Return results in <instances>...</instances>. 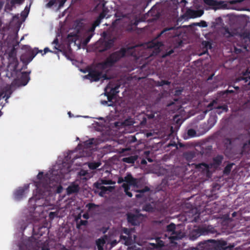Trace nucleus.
<instances>
[{
  "label": "nucleus",
  "mask_w": 250,
  "mask_h": 250,
  "mask_svg": "<svg viewBox=\"0 0 250 250\" xmlns=\"http://www.w3.org/2000/svg\"><path fill=\"white\" fill-rule=\"evenodd\" d=\"M138 157L137 155L130 156L129 157L123 158L122 161L123 162L128 164H134L138 159Z\"/></svg>",
  "instance_id": "nucleus-19"
},
{
  "label": "nucleus",
  "mask_w": 250,
  "mask_h": 250,
  "mask_svg": "<svg viewBox=\"0 0 250 250\" xmlns=\"http://www.w3.org/2000/svg\"><path fill=\"white\" fill-rule=\"evenodd\" d=\"M234 165L233 163L228 164L224 168L223 173L225 175H229L232 169V166Z\"/></svg>",
  "instance_id": "nucleus-25"
},
{
  "label": "nucleus",
  "mask_w": 250,
  "mask_h": 250,
  "mask_svg": "<svg viewBox=\"0 0 250 250\" xmlns=\"http://www.w3.org/2000/svg\"><path fill=\"white\" fill-rule=\"evenodd\" d=\"M187 134L189 137H194L196 136V131L193 129H189L188 130Z\"/></svg>",
  "instance_id": "nucleus-34"
},
{
  "label": "nucleus",
  "mask_w": 250,
  "mask_h": 250,
  "mask_svg": "<svg viewBox=\"0 0 250 250\" xmlns=\"http://www.w3.org/2000/svg\"><path fill=\"white\" fill-rule=\"evenodd\" d=\"M197 25L203 27H206L208 26L207 22L203 21L198 23Z\"/></svg>",
  "instance_id": "nucleus-47"
},
{
  "label": "nucleus",
  "mask_w": 250,
  "mask_h": 250,
  "mask_svg": "<svg viewBox=\"0 0 250 250\" xmlns=\"http://www.w3.org/2000/svg\"><path fill=\"white\" fill-rule=\"evenodd\" d=\"M124 180L129 187L130 186H133L134 187L137 186V179L133 178L130 173H127L126 176L125 177Z\"/></svg>",
  "instance_id": "nucleus-14"
},
{
  "label": "nucleus",
  "mask_w": 250,
  "mask_h": 250,
  "mask_svg": "<svg viewBox=\"0 0 250 250\" xmlns=\"http://www.w3.org/2000/svg\"><path fill=\"white\" fill-rule=\"evenodd\" d=\"M239 80H244L245 83H248V82L250 83V76H249L248 77H244L243 76L240 77L239 78Z\"/></svg>",
  "instance_id": "nucleus-46"
},
{
  "label": "nucleus",
  "mask_w": 250,
  "mask_h": 250,
  "mask_svg": "<svg viewBox=\"0 0 250 250\" xmlns=\"http://www.w3.org/2000/svg\"><path fill=\"white\" fill-rule=\"evenodd\" d=\"M96 207H97L96 205L91 203H88L86 205V207L88 208V210H91Z\"/></svg>",
  "instance_id": "nucleus-44"
},
{
  "label": "nucleus",
  "mask_w": 250,
  "mask_h": 250,
  "mask_svg": "<svg viewBox=\"0 0 250 250\" xmlns=\"http://www.w3.org/2000/svg\"><path fill=\"white\" fill-rule=\"evenodd\" d=\"M156 243L158 249H161L164 246V242L159 237L156 239Z\"/></svg>",
  "instance_id": "nucleus-32"
},
{
  "label": "nucleus",
  "mask_w": 250,
  "mask_h": 250,
  "mask_svg": "<svg viewBox=\"0 0 250 250\" xmlns=\"http://www.w3.org/2000/svg\"><path fill=\"white\" fill-rule=\"evenodd\" d=\"M127 221L131 226H138L140 225L143 217L141 213L133 214L131 212H128L126 214Z\"/></svg>",
  "instance_id": "nucleus-6"
},
{
  "label": "nucleus",
  "mask_w": 250,
  "mask_h": 250,
  "mask_svg": "<svg viewBox=\"0 0 250 250\" xmlns=\"http://www.w3.org/2000/svg\"><path fill=\"white\" fill-rule=\"evenodd\" d=\"M52 43L56 44V45L54 46V49H56V50H60V49H59V47H60V45H59V43L58 39L57 38H56L53 41Z\"/></svg>",
  "instance_id": "nucleus-42"
},
{
  "label": "nucleus",
  "mask_w": 250,
  "mask_h": 250,
  "mask_svg": "<svg viewBox=\"0 0 250 250\" xmlns=\"http://www.w3.org/2000/svg\"><path fill=\"white\" fill-rule=\"evenodd\" d=\"M94 187L96 188L97 189H100L102 188L101 187H102L103 186V185L101 184V182L99 180V181L96 182L94 184Z\"/></svg>",
  "instance_id": "nucleus-43"
},
{
  "label": "nucleus",
  "mask_w": 250,
  "mask_h": 250,
  "mask_svg": "<svg viewBox=\"0 0 250 250\" xmlns=\"http://www.w3.org/2000/svg\"><path fill=\"white\" fill-rule=\"evenodd\" d=\"M38 182H35L36 187V191L38 195L30 198L29 204L30 207L35 209L38 207H42L44 203H40V201L43 202L44 196L46 195V192L50 190V179L47 175H43V172H40L37 175Z\"/></svg>",
  "instance_id": "nucleus-1"
},
{
  "label": "nucleus",
  "mask_w": 250,
  "mask_h": 250,
  "mask_svg": "<svg viewBox=\"0 0 250 250\" xmlns=\"http://www.w3.org/2000/svg\"><path fill=\"white\" fill-rule=\"evenodd\" d=\"M47 230V228L43 225H33L32 227L33 234L34 235L42 236L43 233Z\"/></svg>",
  "instance_id": "nucleus-13"
},
{
  "label": "nucleus",
  "mask_w": 250,
  "mask_h": 250,
  "mask_svg": "<svg viewBox=\"0 0 250 250\" xmlns=\"http://www.w3.org/2000/svg\"><path fill=\"white\" fill-rule=\"evenodd\" d=\"M93 144V139L88 140L83 142V146L85 148H90Z\"/></svg>",
  "instance_id": "nucleus-36"
},
{
  "label": "nucleus",
  "mask_w": 250,
  "mask_h": 250,
  "mask_svg": "<svg viewBox=\"0 0 250 250\" xmlns=\"http://www.w3.org/2000/svg\"><path fill=\"white\" fill-rule=\"evenodd\" d=\"M123 232L124 233L128 235L129 234V230L127 228H124L123 229Z\"/></svg>",
  "instance_id": "nucleus-55"
},
{
  "label": "nucleus",
  "mask_w": 250,
  "mask_h": 250,
  "mask_svg": "<svg viewBox=\"0 0 250 250\" xmlns=\"http://www.w3.org/2000/svg\"><path fill=\"white\" fill-rule=\"evenodd\" d=\"M238 139L244 141L242 151L248 152L250 148V133L241 134L239 136Z\"/></svg>",
  "instance_id": "nucleus-11"
},
{
  "label": "nucleus",
  "mask_w": 250,
  "mask_h": 250,
  "mask_svg": "<svg viewBox=\"0 0 250 250\" xmlns=\"http://www.w3.org/2000/svg\"><path fill=\"white\" fill-rule=\"evenodd\" d=\"M149 190H150L149 188H148V187L146 186L144 188H143L142 189L138 190L137 191V192H139L140 194H137L136 195V197L137 198H139V197H141L142 196L141 194H143V193H145L146 192L149 191Z\"/></svg>",
  "instance_id": "nucleus-30"
},
{
  "label": "nucleus",
  "mask_w": 250,
  "mask_h": 250,
  "mask_svg": "<svg viewBox=\"0 0 250 250\" xmlns=\"http://www.w3.org/2000/svg\"><path fill=\"white\" fill-rule=\"evenodd\" d=\"M44 53L42 55H43L44 54H46L47 52H53L51 50L49 49L48 47H45L43 50Z\"/></svg>",
  "instance_id": "nucleus-51"
},
{
  "label": "nucleus",
  "mask_w": 250,
  "mask_h": 250,
  "mask_svg": "<svg viewBox=\"0 0 250 250\" xmlns=\"http://www.w3.org/2000/svg\"><path fill=\"white\" fill-rule=\"evenodd\" d=\"M101 104L103 105H106L108 106V104H109V103L108 101H106L105 100L101 101Z\"/></svg>",
  "instance_id": "nucleus-57"
},
{
  "label": "nucleus",
  "mask_w": 250,
  "mask_h": 250,
  "mask_svg": "<svg viewBox=\"0 0 250 250\" xmlns=\"http://www.w3.org/2000/svg\"><path fill=\"white\" fill-rule=\"evenodd\" d=\"M105 95H106L107 97L108 101L109 102V104H108V106H113L114 104V102H113V100L116 98V96L112 95L111 94H110L108 92H106Z\"/></svg>",
  "instance_id": "nucleus-22"
},
{
  "label": "nucleus",
  "mask_w": 250,
  "mask_h": 250,
  "mask_svg": "<svg viewBox=\"0 0 250 250\" xmlns=\"http://www.w3.org/2000/svg\"><path fill=\"white\" fill-rule=\"evenodd\" d=\"M100 181L103 185H111L114 184L111 180L101 179Z\"/></svg>",
  "instance_id": "nucleus-37"
},
{
  "label": "nucleus",
  "mask_w": 250,
  "mask_h": 250,
  "mask_svg": "<svg viewBox=\"0 0 250 250\" xmlns=\"http://www.w3.org/2000/svg\"><path fill=\"white\" fill-rule=\"evenodd\" d=\"M170 82L168 81L167 80H161V81H157L156 83V85L158 86H162L164 85H169L170 84Z\"/></svg>",
  "instance_id": "nucleus-33"
},
{
  "label": "nucleus",
  "mask_w": 250,
  "mask_h": 250,
  "mask_svg": "<svg viewBox=\"0 0 250 250\" xmlns=\"http://www.w3.org/2000/svg\"><path fill=\"white\" fill-rule=\"evenodd\" d=\"M102 188L100 189L101 191H104L106 192L107 191V188H106V187L103 186L102 187H101Z\"/></svg>",
  "instance_id": "nucleus-59"
},
{
  "label": "nucleus",
  "mask_w": 250,
  "mask_h": 250,
  "mask_svg": "<svg viewBox=\"0 0 250 250\" xmlns=\"http://www.w3.org/2000/svg\"><path fill=\"white\" fill-rule=\"evenodd\" d=\"M11 93L12 91L10 89H8L5 91V93L4 96H3V98L6 97L5 101L6 103H8V99L10 98Z\"/></svg>",
  "instance_id": "nucleus-39"
},
{
  "label": "nucleus",
  "mask_w": 250,
  "mask_h": 250,
  "mask_svg": "<svg viewBox=\"0 0 250 250\" xmlns=\"http://www.w3.org/2000/svg\"><path fill=\"white\" fill-rule=\"evenodd\" d=\"M187 13L188 16L190 18H195L201 17L204 14V11L202 10H188L187 11Z\"/></svg>",
  "instance_id": "nucleus-16"
},
{
  "label": "nucleus",
  "mask_w": 250,
  "mask_h": 250,
  "mask_svg": "<svg viewBox=\"0 0 250 250\" xmlns=\"http://www.w3.org/2000/svg\"><path fill=\"white\" fill-rule=\"evenodd\" d=\"M101 165L99 162H91L88 165V167L90 169L94 170L98 168Z\"/></svg>",
  "instance_id": "nucleus-27"
},
{
  "label": "nucleus",
  "mask_w": 250,
  "mask_h": 250,
  "mask_svg": "<svg viewBox=\"0 0 250 250\" xmlns=\"http://www.w3.org/2000/svg\"><path fill=\"white\" fill-rule=\"evenodd\" d=\"M55 215V212H50L49 213V216L50 218L52 219L54 217Z\"/></svg>",
  "instance_id": "nucleus-56"
},
{
  "label": "nucleus",
  "mask_w": 250,
  "mask_h": 250,
  "mask_svg": "<svg viewBox=\"0 0 250 250\" xmlns=\"http://www.w3.org/2000/svg\"><path fill=\"white\" fill-rule=\"evenodd\" d=\"M144 210L148 212H151L153 210V208L150 204L146 205L144 207Z\"/></svg>",
  "instance_id": "nucleus-38"
},
{
  "label": "nucleus",
  "mask_w": 250,
  "mask_h": 250,
  "mask_svg": "<svg viewBox=\"0 0 250 250\" xmlns=\"http://www.w3.org/2000/svg\"><path fill=\"white\" fill-rule=\"evenodd\" d=\"M149 190H150L149 188H148V187L146 186L144 188H143L142 189L138 190L137 191V192H139L140 194H137L136 195V197L137 198H139V197H141L142 196L141 194H143V193H145L146 192L149 191Z\"/></svg>",
  "instance_id": "nucleus-31"
},
{
  "label": "nucleus",
  "mask_w": 250,
  "mask_h": 250,
  "mask_svg": "<svg viewBox=\"0 0 250 250\" xmlns=\"http://www.w3.org/2000/svg\"><path fill=\"white\" fill-rule=\"evenodd\" d=\"M216 230L212 226H204L193 230L191 233L190 237L193 240L202 235H205L209 234H214Z\"/></svg>",
  "instance_id": "nucleus-5"
},
{
  "label": "nucleus",
  "mask_w": 250,
  "mask_h": 250,
  "mask_svg": "<svg viewBox=\"0 0 250 250\" xmlns=\"http://www.w3.org/2000/svg\"><path fill=\"white\" fill-rule=\"evenodd\" d=\"M213 241L215 242V240ZM215 243L216 244L208 250H225L227 248V243L225 241H219L217 242L215 241Z\"/></svg>",
  "instance_id": "nucleus-17"
},
{
  "label": "nucleus",
  "mask_w": 250,
  "mask_h": 250,
  "mask_svg": "<svg viewBox=\"0 0 250 250\" xmlns=\"http://www.w3.org/2000/svg\"><path fill=\"white\" fill-rule=\"evenodd\" d=\"M203 1L205 4L215 10L223 7L224 2L222 1H218L216 0H203Z\"/></svg>",
  "instance_id": "nucleus-12"
},
{
  "label": "nucleus",
  "mask_w": 250,
  "mask_h": 250,
  "mask_svg": "<svg viewBox=\"0 0 250 250\" xmlns=\"http://www.w3.org/2000/svg\"><path fill=\"white\" fill-rule=\"evenodd\" d=\"M224 160V156L222 155H217L212 159V163L207 164L202 163L195 165V168L207 178H211L212 171L211 169H217L221 166Z\"/></svg>",
  "instance_id": "nucleus-3"
},
{
  "label": "nucleus",
  "mask_w": 250,
  "mask_h": 250,
  "mask_svg": "<svg viewBox=\"0 0 250 250\" xmlns=\"http://www.w3.org/2000/svg\"><path fill=\"white\" fill-rule=\"evenodd\" d=\"M175 27L174 26H173V27H168V28H165L164 30H163L158 35H157V38H159L160 37H161V36H162L164 34H167V31H169L170 30H174L175 29Z\"/></svg>",
  "instance_id": "nucleus-28"
},
{
  "label": "nucleus",
  "mask_w": 250,
  "mask_h": 250,
  "mask_svg": "<svg viewBox=\"0 0 250 250\" xmlns=\"http://www.w3.org/2000/svg\"><path fill=\"white\" fill-rule=\"evenodd\" d=\"M101 78H103L104 80L108 79V78L107 77V75L105 74H103L102 73Z\"/></svg>",
  "instance_id": "nucleus-60"
},
{
  "label": "nucleus",
  "mask_w": 250,
  "mask_h": 250,
  "mask_svg": "<svg viewBox=\"0 0 250 250\" xmlns=\"http://www.w3.org/2000/svg\"><path fill=\"white\" fill-rule=\"evenodd\" d=\"M122 187L124 189V191L125 192L126 195H127L129 197H132V194L131 192L129 191L130 189V187L127 184H123L122 185Z\"/></svg>",
  "instance_id": "nucleus-24"
},
{
  "label": "nucleus",
  "mask_w": 250,
  "mask_h": 250,
  "mask_svg": "<svg viewBox=\"0 0 250 250\" xmlns=\"http://www.w3.org/2000/svg\"><path fill=\"white\" fill-rule=\"evenodd\" d=\"M134 48L135 46L122 47L119 50L111 53L104 61L99 63L98 65L102 69L112 67L121 59L125 57L126 55H132V51Z\"/></svg>",
  "instance_id": "nucleus-2"
},
{
  "label": "nucleus",
  "mask_w": 250,
  "mask_h": 250,
  "mask_svg": "<svg viewBox=\"0 0 250 250\" xmlns=\"http://www.w3.org/2000/svg\"><path fill=\"white\" fill-rule=\"evenodd\" d=\"M56 3V0H50L47 3L46 6L48 7H51Z\"/></svg>",
  "instance_id": "nucleus-45"
},
{
  "label": "nucleus",
  "mask_w": 250,
  "mask_h": 250,
  "mask_svg": "<svg viewBox=\"0 0 250 250\" xmlns=\"http://www.w3.org/2000/svg\"><path fill=\"white\" fill-rule=\"evenodd\" d=\"M120 87V85H117L115 86L114 87H112L110 91L108 92L110 94L113 95L115 96H117V94L119 92V88Z\"/></svg>",
  "instance_id": "nucleus-26"
},
{
  "label": "nucleus",
  "mask_w": 250,
  "mask_h": 250,
  "mask_svg": "<svg viewBox=\"0 0 250 250\" xmlns=\"http://www.w3.org/2000/svg\"><path fill=\"white\" fill-rule=\"evenodd\" d=\"M217 102L216 100H213L211 102H210L207 106V107L208 108L209 110H212L213 108H215V107H213L214 104H216Z\"/></svg>",
  "instance_id": "nucleus-40"
},
{
  "label": "nucleus",
  "mask_w": 250,
  "mask_h": 250,
  "mask_svg": "<svg viewBox=\"0 0 250 250\" xmlns=\"http://www.w3.org/2000/svg\"><path fill=\"white\" fill-rule=\"evenodd\" d=\"M216 109V112L218 114H221L223 112H227L228 110V107L227 105L224 104L223 105H219L216 107H215Z\"/></svg>",
  "instance_id": "nucleus-21"
},
{
  "label": "nucleus",
  "mask_w": 250,
  "mask_h": 250,
  "mask_svg": "<svg viewBox=\"0 0 250 250\" xmlns=\"http://www.w3.org/2000/svg\"><path fill=\"white\" fill-rule=\"evenodd\" d=\"M88 72V74L83 77L84 79L91 82H98L101 79L102 72L92 68L89 69Z\"/></svg>",
  "instance_id": "nucleus-9"
},
{
  "label": "nucleus",
  "mask_w": 250,
  "mask_h": 250,
  "mask_svg": "<svg viewBox=\"0 0 250 250\" xmlns=\"http://www.w3.org/2000/svg\"><path fill=\"white\" fill-rule=\"evenodd\" d=\"M149 190H150L149 188H148V187L146 186L144 188H143L142 189L138 190L137 191V192H139L140 194H137L136 195V197L137 198H139V197H141L142 196L141 194H143V193H145L146 192L149 191Z\"/></svg>",
  "instance_id": "nucleus-29"
},
{
  "label": "nucleus",
  "mask_w": 250,
  "mask_h": 250,
  "mask_svg": "<svg viewBox=\"0 0 250 250\" xmlns=\"http://www.w3.org/2000/svg\"><path fill=\"white\" fill-rule=\"evenodd\" d=\"M66 1L67 0H60L59 1V7L61 8L62 7Z\"/></svg>",
  "instance_id": "nucleus-50"
},
{
  "label": "nucleus",
  "mask_w": 250,
  "mask_h": 250,
  "mask_svg": "<svg viewBox=\"0 0 250 250\" xmlns=\"http://www.w3.org/2000/svg\"><path fill=\"white\" fill-rule=\"evenodd\" d=\"M30 80L29 74L27 72H24L22 73V75L21 77L20 81L21 84L22 85H25L28 83Z\"/></svg>",
  "instance_id": "nucleus-18"
},
{
  "label": "nucleus",
  "mask_w": 250,
  "mask_h": 250,
  "mask_svg": "<svg viewBox=\"0 0 250 250\" xmlns=\"http://www.w3.org/2000/svg\"><path fill=\"white\" fill-rule=\"evenodd\" d=\"M83 217L84 218H85L86 219H87L89 218V215H88V214L87 213H84V214H83Z\"/></svg>",
  "instance_id": "nucleus-63"
},
{
  "label": "nucleus",
  "mask_w": 250,
  "mask_h": 250,
  "mask_svg": "<svg viewBox=\"0 0 250 250\" xmlns=\"http://www.w3.org/2000/svg\"><path fill=\"white\" fill-rule=\"evenodd\" d=\"M153 43L154 44V46L157 48H159L160 47L163 46V42H155Z\"/></svg>",
  "instance_id": "nucleus-48"
},
{
  "label": "nucleus",
  "mask_w": 250,
  "mask_h": 250,
  "mask_svg": "<svg viewBox=\"0 0 250 250\" xmlns=\"http://www.w3.org/2000/svg\"><path fill=\"white\" fill-rule=\"evenodd\" d=\"M242 52V50L240 48H237L236 47H235L234 48V52L236 54H239L241 53Z\"/></svg>",
  "instance_id": "nucleus-52"
},
{
  "label": "nucleus",
  "mask_w": 250,
  "mask_h": 250,
  "mask_svg": "<svg viewBox=\"0 0 250 250\" xmlns=\"http://www.w3.org/2000/svg\"><path fill=\"white\" fill-rule=\"evenodd\" d=\"M105 244V240L103 238H101L96 241V244L98 250H104V246Z\"/></svg>",
  "instance_id": "nucleus-20"
},
{
  "label": "nucleus",
  "mask_w": 250,
  "mask_h": 250,
  "mask_svg": "<svg viewBox=\"0 0 250 250\" xmlns=\"http://www.w3.org/2000/svg\"><path fill=\"white\" fill-rule=\"evenodd\" d=\"M28 188L29 185H25L23 187H19L16 189L13 193L14 199L19 201L25 197L26 194L28 191Z\"/></svg>",
  "instance_id": "nucleus-8"
},
{
  "label": "nucleus",
  "mask_w": 250,
  "mask_h": 250,
  "mask_svg": "<svg viewBox=\"0 0 250 250\" xmlns=\"http://www.w3.org/2000/svg\"><path fill=\"white\" fill-rule=\"evenodd\" d=\"M24 1V0H11L10 3L11 6H9L8 7L6 5V7L8 9H9L10 11L12 10L13 6H14L16 4H21Z\"/></svg>",
  "instance_id": "nucleus-23"
},
{
  "label": "nucleus",
  "mask_w": 250,
  "mask_h": 250,
  "mask_svg": "<svg viewBox=\"0 0 250 250\" xmlns=\"http://www.w3.org/2000/svg\"><path fill=\"white\" fill-rule=\"evenodd\" d=\"M150 245L151 246H152L153 248L158 249L157 247L156 243H150Z\"/></svg>",
  "instance_id": "nucleus-62"
},
{
  "label": "nucleus",
  "mask_w": 250,
  "mask_h": 250,
  "mask_svg": "<svg viewBox=\"0 0 250 250\" xmlns=\"http://www.w3.org/2000/svg\"><path fill=\"white\" fill-rule=\"evenodd\" d=\"M174 53V51L172 49H171L169 51L167 52L165 55L166 56H170L172 53Z\"/></svg>",
  "instance_id": "nucleus-54"
},
{
  "label": "nucleus",
  "mask_w": 250,
  "mask_h": 250,
  "mask_svg": "<svg viewBox=\"0 0 250 250\" xmlns=\"http://www.w3.org/2000/svg\"><path fill=\"white\" fill-rule=\"evenodd\" d=\"M115 40L110 39L107 40L99 41L96 43V46L100 52H103L110 49L114 45Z\"/></svg>",
  "instance_id": "nucleus-7"
},
{
  "label": "nucleus",
  "mask_w": 250,
  "mask_h": 250,
  "mask_svg": "<svg viewBox=\"0 0 250 250\" xmlns=\"http://www.w3.org/2000/svg\"><path fill=\"white\" fill-rule=\"evenodd\" d=\"M124 182H125L124 178H123L122 177H119V178L118 179V183L121 184Z\"/></svg>",
  "instance_id": "nucleus-53"
},
{
  "label": "nucleus",
  "mask_w": 250,
  "mask_h": 250,
  "mask_svg": "<svg viewBox=\"0 0 250 250\" xmlns=\"http://www.w3.org/2000/svg\"><path fill=\"white\" fill-rule=\"evenodd\" d=\"M101 22V20L98 17L93 23V28H95L97 26H99Z\"/></svg>",
  "instance_id": "nucleus-41"
},
{
  "label": "nucleus",
  "mask_w": 250,
  "mask_h": 250,
  "mask_svg": "<svg viewBox=\"0 0 250 250\" xmlns=\"http://www.w3.org/2000/svg\"><path fill=\"white\" fill-rule=\"evenodd\" d=\"M105 13L104 11H102L100 14V15H99V16L98 17V18L99 19H100L101 20H102V19H103L105 17Z\"/></svg>",
  "instance_id": "nucleus-49"
},
{
  "label": "nucleus",
  "mask_w": 250,
  "mask_h": 250,
  "mask_svg": "<svg viewBox=\"0 0 250 250\" xmlns=\"http://www.w3.org/2000/svg\"><path fill=\"white\" fill-rule=\"evenodd\" d=\"M87 172L85 170H82L80 172V175L81 176H85Z\"/></svg>",
  "instance_id": "nucleus-58"
},
{
  "label": "nucleus",
  "mask_w": 250,
  "mask_h": 250,
  "mask_svg": "<svg viewBox=\"0 0 250 250\" xmlns=\"http://www.w3.org/2000/svg\"><path fill=\"white\" fill-rule=\"evenodd\" d=\"M92 35H89L88 37H87L86 38V39H85V41L86 43H87V42H89L90 39L92 37Z\"/></svg>",
  "instance_id": "nucleus-61"
},
{
  "label": "nucleus",
  "mask_w": 250,
  "mask_h": 250,
  "mask_svg": "<svg viewBox=\"0 0 250 250\" xmlns=\"http://www.w3.org/2000/svg\"><path fill=\"white\" fill-rule=\"evenodd\" d=\"M79 190L80 187L79 185L78 184L72 183L67 188L66 192L68 195H70L78 192Z\"/></svg>",
  "instance_id": "nucleus-15"
},
{
  "label": "nucleus",
  "mask_w": 250,
  "mask_h": 250,
  "mask_svg": "<svg viewBox=\"0 0 250 250\" xmlns=\"http://www.w3.org/2000/svg\"><path fill=\"white\" fill-rule=\"evenodd\" d=\"M42 250H49V249L46 246H43L42 248Z\"/></svg>",
  "instance_id": "nucleus-64"
},
{
  "label": "nucleus",
  "mask_w": 250,
  "mask_h": 250,
  "mask_svg": "<svg viewBox=\"0 0 250 250\" xmlns=\"http://www.w3.org/2000/svg\"><path fill=\"white\" fill-rule=\"evenodd\" d=\"M22 49H24L26 52L21 55L20 59L21 61L25 64H28L38 53H42V51L37 47L32 49L29 45H24Z\"/></svg>",
  "instance_id": "nucleus-4"
},
{
  "label": "nucleus",
  "mask_w": 250,
  "mask_h": 250,
  "mask_svg": "<svg viewBox=\"0 0 250 250\" xmlns=\"http://www.w3.org/2000/svg\"><path fill=\"white\" fill-rule=\"evenodd\" d=\"M87 223H88L87 221L81 220L79 222H77V228L78 229H80L81 228V226H86V225H87Z\"/></svg>",
  "instance_id": "nucleus-35"
},
{
  "label": "nucleus",
  "mask_w": 250,
  "mask_h": 250,
  "mask_svg": "<svg viewBox=\"0 0 250 250\" xmlns=\"http://www.w3.org/2000/svg\"><path fill=\"white\" fill-rule=\"evenodd\" d=\"M176 226L173 223H171L167 225V231L168 233H170L171 236L170 239L173 240H177L181 239L182 237L181 233L175 230Z\"/></svg>",
  "instance_id": "nucleus-10"
}]
</instances>
